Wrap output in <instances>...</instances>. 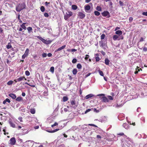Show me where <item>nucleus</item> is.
<instances>
[{"label": "nucleus", "instance_id": "obj_1", "mask_svg": "<svg viewBox=\"0 0 147 147\" xmlns=\"http://www.w3.org/2000/svg\"><path fill=\"white\" fill-rule=\"evenodd\" d=\"M26 5L24 3L20 4L17 6L16 7V10L17 11L20 12L23 9L25 8Z\"/></svg>", "mask_w": 147, "mask_h": 147}, {"label": "nucleus", "instance_id": "obj_2", "mask_svg": "<svg viewBox=\"0 0 147 147\" xmlns=\"http://www.w3.org/2000/svg\"><path fill=\"white\" fill-rule=\"evenodd\" d=\"M70 107H71L75 109L78 106V104L76 102L75 100L73 99L72 100H70Z\"/></svg>", "mask_w": 147, "mask_h": 147}, {"label": "nucleus", "instance_id": "obj_3", "mask_svg": "<svg viewBox=\"0 0 147 147\" xmlns=\"http://www.w3.org/2000/svg\"><path fill=\"white\" fill-rule=\"evenodd\" d=\"M72 15V13L70 11H67L64 15V18L67 20Z\"/></svg>", "mask_w": 147, "mask_h": 147}, {"label": "nucleus", "instance_id": "obj_4", "mask_svg": "<svg viewBox=\"0 0 147 147\" xmlns=\"http://www.w3.org/2000/svg\"><path fill=\"white\" fill-rule=\"evenodd\" d=\"M113 38L114 40H119L120 39H123V37L122 36H118L115 35L113 36Z\"/></svg>", "mask_w": 147, "mask_h": 147}, {"label": "nucleus", "instance_id": "obj_5", "mask_svg": "<svg viewBox=\"0 0 147 147\" xmlns=\"http://www.w3.org/2000/svg\"><path fill=\"white\" fill-rule=\"evenodd\" d=\"M102 16L105 17H107V18H109L110 17V15H109V13L107 11H104L102 13Z\"/></svg>", "mask_w": 147, "mask_h": 147}, {"label": "nucleus", "instance_id": "obj_6", "mask_svg": "<svg viewBox=\"0 0 147 147\" xmlns=\"http://www.w3.org/2000/svg\"><path fill=\"white\" fill-rule=\"evenodd\" d=\"M9 144L12 145H14L16 142L15 138H11L9 140Z\"/></svg>", "mask_w": 147, "mask_h": 147}, {"label": "nucleus", "instance_id": "obj_7", "mask_svg": "<svg viewBox=\"0 0 147 147\" xmlns=\"http://www.w3.org/2000/svg\"><path fill=\"white\" fill-rule=\"evenodd\" d=\"M23 79H25V80H26V79L24 77H22L19 78L17 79L14 80V81L16 82H20L22 81Z\"/></svg>", "mask_w": 147, "mask_h": 147}, {"label": "nucleus", "instance_id": "obj_8", "mask_svg": "<svg viewBox=\"0 0 147 147\" xmlns=\"http://www.w3.org/2000/svg\"><path fill=\"white\" fill-rule=\"evenodd\" d=\"M102 101L104 102H109L108 99L105 96H103L102 97Z\"/></svg>", "mask_w": 147, "mask_h": 147}, {"label": "nucleus", "instance_id": "obj_9", "mask_svg": "<svg viewBox=\"0 0 147 147\" xmlns=\"http://www.w3.org/2000/svg\"><path fill=\"white\" fill-rule=\"evenodd\" d=\"M78 16L80 19H83L85 17V15L83 13L80 12L79 13Z\"/></svg>", "mask_w": 147, "mask_h": 147}, {"label": "nucleus", "instance_id": "obj_10", "mask_svg": "<svg viewBox=\"0 0 147 147\" xmlns=\"http://www.w3.org/2000/svg\"><path fill=\"white\" fill-rule=\"evenodd\" d=\"M37 38L41 40L43 43L45 44H47V41L45 39L40 36H37Z\"/></svg>", "mask_w": 147, "mask_h": 147}, {"label": "nucleus", "instance_id": "obj_11", "mask_svg": "<svg viewBox=\"0 0 147 147\" xmlns=\"http://www.w3.org/2000/svg\"><path fill=\"white\" fill-rule=\"evenodd\" d=\"M9 123L11 127L13 128L15 127L16 125L15 124L13 123V122L11 120H9Z\"/></svg>", "mask_w": 147, "mask_h": 147}, {"label": "nucleus", "instance_id": "obj_12", "mask_svg": "<svg viewBox=\"0 0 147 147\" xmlns=\"http://www.w3.org/2000/svg\"><path fill=\"white\" fill-rule=\"evenodd\" d=\"M90 9V7L89 5H86L84 6V9L85 11L87 12V11L89 10Z\"/></svg>", "mask_w": 147, "mask_h": 147}, {"label": "nucleus", "instance_id": "obj_13", "mask_svg": "<svg viewBox=\"0 0 147 147\" xmlns=\"http://www.w3.org/2000/svg\"><path fill=\"white\" fill-rule=\"evenodd\" d=\"M27 23H23L22 24L20 25V26L24 30H26V26L25 25Z\"/></svg>", "mask_w": 147, "mask_h": 147}, {"label": "nucleus", "instance_id": "obj_14", "mask_svg": "<svg viewBox=\"0 0 147 147\" xmlns=\"http://www.w3.org/2000/svg\"><path fill=\"white\" fill-rule=\"evenodd\" d=\"M9 96L13 99H15L16 98V96L14 94H9Z\"/></svg>", "mask_w": 147, "mask_h": 147}, {"label": "nucleus", "instance_id": "obj_15", "mask_svg": "<svg viewBox=\"0 0 147 147\" xmlns=\"http://www.w3.org/2000/svg\"><path fill=\"white\" fill-rule=\"evenodd\" d=\"M123 127L126 129H128L129 128V125L127 123H124L123 125Z\"/></svg>", "mask_w": 147, "mask_h": 147}, {"label": "nucleus", "instance_id": "obj_16", "mask_svg": "<svg viewBox=\"0 0 147 147\" xmlns=\"http://www.w3.org/2000/svg\"><path fill=\"white\" fill-rule=\"evenodd\" d=\"M93 96H94V95L92 94H89L86 96L85 98L86 99H88Z\"/></svg>", "mask_w": 147, "mask_h": 147}, {"label": "nucleus", "instance_id": "obj_17", "mask_svg": "<svg viewBox=\"0 0 147 147\" xmlns=\"http://www.w3.org/2000/svg\"><path fill=\"white\" fill-rule=\"evenodd\" d=\"M65 47H66L65 45H63V46H62L61 47L59 48L58 49H57V50L56 51H60L62 50V49H64Z\"/></svg>", "mask_w": 147, "mask_h": 147}, {"label": "nucleus", "instance_id": "obj_18", "mask_svg": "<svg viewBox=\"0 0 147 147\" xmlns=\"http://www.w3.org/2000/svg\"><path fill=\"white\" fill-rule=\"evenodd\" d=\"M115 34H117L119 35V36H120L122 34V32L121 31L119 30L116 32Z\"/></svg>", "mask_w": 147, "mask_h": 147}, {"label": "nucleus", "instance_id": "obj_19", "mask_svg": "<svg viewBox=\"0 0 147 147\" xmlns=\"http://www.w3.org/2000/svg\"><path fill=\"white\" fill-rule=\"evenodd\" d=\"M110 61L107 58H106L105 59V64L107 65H108L109 64Z\"/></svg>", "mask_w": 147, "mask_h": 147}, {"label": "nucleus", "instance_id": "obj_20", "mask_svg": "<svg viewBox=\"0 0 147 147\" xmlns=\"http://www.w3.org/2000/svg\"><path fill=\"white\" fill-rule=\"evenodd\" d=\"M23 100V98L21 97H18L16 99V100L18 101H20L22 100Z\"/></svg>", "mask_w": 147, "mask_h": 147}, {"label": "nucleus", "instance_id": "obj_21", "mask_svg": "<svg viewBox=\"0 0 147 147\" xmlns=\"http://www.w3.org/2000/svg\"><path fill=\"white\" fill-rule=\"evenodd\" d=\"M59 129H56L54 130H52V131H48L49 133H54V132H56L57 131H58V130H59Z\"/></svg>", "mask_w": 147, "mask_h": 147}, {"label": "nucleus", "instance_id": "obj_22", "mask_svg": "<svg viewBox=\"0 0 147 147\" xmlns=\"http://www.w3.org/2000/svg\"><path fill=\"white\" fill-rule=\"evenodd\" d=\"M77 72V70L76 69H74L72 71L73 74L74 75L76 74Z\"/></svg>", "mask_w": 147, "mask_h": 147}, {"label": "nucleus", "instance_id": "obj_23", "mask_svg": "<svg viewBox=\"0 0 147 147\" xmlns=\"http://www.w3.org/2000/svg\"><path fill=\"white\" fill-rule=\"evenodd\" d=\"M30 112L32 114H34L35 113V110L34 109H30Z\"/></svg>", "mask_w": 147, "mask_h": 147}, {"label": "nucleus", "instance_id": "obj_24", "mask_svg": "<svg viewBox=\"0 0 147 147\" xmlns=\"http://www.w3.org/2000/svg\"><path fill=\"white\" fill-rule=\"evenodd\" d=\"M27 29L28 31V32L29 33H30L32 30V28L31 27H29L27 28Z\"/></svg>", "mask_w": 147, "mask_h": 147}, {"label": "nucleus", "instance_id": "obj_25", "mask_svg": "<svg viewBox=\"0 0 147 147\" xmlns=\"http://www.w3.org/2000/svg\"><path fill=\"white\" fill-rule=\"evenodd\" d=\"M72 8L73 10H76L77 8V7L76 5H73L72 6Z\"/></svg>", "mask_w": 147, "mask_h": 147}, {"label": "nucleus", "instance_id": "obj_26", "mask_svg": "<svg viewBox=\"0 0 147 147\" xmlns=\"http://www.w3.org/2000/svg\"><path fill=\"white\" fill-rule=\"evenodd\" d=\"M6 47L7 49H9L12 47L11 44L9 43L8 44L6 45Z\"/></svg>", "mask_w": 147, "mask_h": 147}, {"label": "nucleus", "instance_id": "obj_27", "mask_svg": "<svg viewBox=\"0 0 147 147\" xmlns=\"http://www.w3.org/2000/svg\"><path fill=\"white\" fill-rule=\"evenodd\" d=\"M94 13L95 15L96 16H99L100 14V13L98 11H94Z\"/></svg>", "mask_w": 147, "mask_h": 147}, {"label": "nucleus", "instance_id": "obj_28", "mask_svg": "<svg viewBox=\"0 0 147 147\" xmlns=\"http://www.w3.org/2000/svg\"><path fill=\"white\" fill-rule=\"evenodd\" d=\"M96 9L98 11H101L102 10L101 7L99 6H97L96 7Z\"/></svg>", "mask_w": 147, "mask_h": 147}, {"label": "nucleus", "instance_id": "obj_29", "mask_svg": "<svg viewBox=\"0 0 147 147\" xmlns=\"http://www.w3.org/2000/svg\"><path fill=\"white\" fill-rule=\"evenodd\" d=\"M29 49H27L24 53V54L28 55L29 53Z\"/></svg>", "mask_w": 147, "mask_h": 147}, {"label": "nucleus", "instance_id": "obj_30", "mask_svg": "<svg viewBox=\"0 0 147 147\" xmlns=\"http://www.w3.org/2000/svg\"><path fill=\"white\" fill-rule=\"evenodd\" d=\"M68 100V98L67 96H64L63 98V100L64 102H65Z\"/></svg>", "mask_w": 147, "mask_h": 147}, {"label": "nucleus", "instance_id": "obj_31", "mask_svg": "<svg viewBox=\"0 0 147 147\" xmlns=\"http://www.w3.org/2000/svg\"><path fill=\"white\" fill-rule=\"evenodd\" d=\"M77 67L78 69H81L82 67L80 63L78 64L77 65Z\"/></svg>", "mask_w": 147, "mask_h": 147}, {"label": "nucleus", "instance_id": "obj_32", "mask_svg": "<svg viewBox=\"0 0 147 147\" xmlns=\"http://www.w3.org/2000/svg\"><path fill=\"white\" fill-rule=\"evenodd\" d=\"M54 68L53 67H51L50 69V71L52 73H53L54 72Z\"/></svg>", "mask_w": 147, "mask_h": 147}, {"label": "nucleus", "instance_id": "obj_33", "mask_svg": "<svg viewBox=\"0 0 147 147\" xmlns=\"http://www.w3.org/2000/svg\"><path fill=\"white\" fill-rule=\"evenodd\" d=\"M40 9L41 11L42 12H43L45 10V7L43 6H42L41 7Z\"/></svg>", "mask_w": 147, "mask_h": 147}, {"label": "nucleus", "instance_id": "obj_34", "mask_svg": "<svg viewBox=\"0 0 147 147\" xmlns=\"http://www.w3.org/2000/svg\"><path fill=\"white\" fill-rule=\"evenodd\" d=\"M98 72L100 76H104V74L102 71L99 70L98 71Z\"/></svg>", "mask_w": 147, "mask_h": 147}, {"label": "nucleus", "instance_id": "obj_35", "mask_svg": "<svg viewBox=\"0 0 147 147\" xmlns=\"http://www.w3.org/2000/svg\"><path fill=\"white\" fill-rule=\"evenodd\" d=\"M25 74L27 76H29L30 75V73L28 71H25Z\"/></svg>", "mask_w": 147, "mask_h": 147}, {"label": "nucleus", "instance_id": "obj_36", "mask_svg": "<svg viewBox=\"0 0 147 147\" xmlns=\"http://www.w3.org/2000/svg\"><path fill=\"white\" fill-rule=\"evenodd\" d=\"M91 74L90 73H89L87 74L84 77V78H86L88 77V76H90V75Z\"/></svg>", "mask_w": 147, "mask_h": 147}, {"label": "nucleus", "instance_id": "obj_37", "mask_svg": "<svg viewBox=\"0 0 147 147\" xmlns=\"http://www.w3.org/2000/svg\"><path fill=\"white\" fill-rule=\"evenodd\" d=\"M77 59H74L72 60V63H75L77 62Z\"/></svg>", "mask_w": 147, "mask_h": 147}, {"label": "nucleus", "instance_id": "obj_38", "mask_svg": "<svg viewBox=\"0 0 147 147\" xmlns=\"http://www.w3.org/2000/svg\"><path fill=\"white\" fill-rule=\"evenodd\" d=\"M105 34H102L101 36V39L102 40L104 39L105 38Z\"/></svg>", "mask_w": 147, "mask_h": 147}, {"label": "nucleus", "instance_id": "obj_39", "mask_svg": "<svg viewBox=\"0 0 147 147\" xmlns=\"http://www.w3.org/2000/svg\"><path fill=\"white\" fill-rule=\"evenodd\" d=\"M144 40V39L142 37H141L140 39L139 42L138 43V45H139V43L140 42L143 41Z\"/></svg>", "mask_w": 147, "mask_h": 147}, {"label": "nucleus", "instance_id": "obj_40", "mask_svg": "<svg viewBox=\"0 0 147 147\" xmlns=\"http://www.w3.org/2000/svg\"><path fill=\"white\" fill-rule=\"evenodd\" d=\"M107 97L108 99L110 100H113V97L111 96H108Z\"/></svg>", "mask_w": 147, "mask_h": 147}, {"label": "nucleus", "instance_id": "obj_41", "mask_svg": "<svg viewBox=\"0 0 147 147\" xmlns=\"http://www.w3.org/2000/svg\"><path fill=\"white\" fill-rule=\"evenodd\" d=\"M13 82L12 81H10L7 82V84L8 85H10L12 84Z\"/></svg>", "mask_w": 147, "mask_h": 147}, {"label": "nucleus", "instance_id": "obj_42", "mask_svg": "<svg viewBox=\"0 0 147 147\" xmlns=\"http://www.w3.org/2000/svg\"><path fill=\"white\" fill-rule=\"evenodd\" d=\"M87 125H82L81 127V128L83 129H84V128L86 127V126H87Z\"/></svg>", "mask_w": 147, "mask_h": 147}, {"label": "nucleus", "instance_id": "obj_43", "mask_svg": "<svg viewBox=\"0 0 147 147\" xmlns=\"http://www.w3.org/2000/svg\"><path fill=\"white\" fill-rule=\"evenodd\" d=\"M58 124V123L57 122H55L54 124L52 125H51V127H53L55 126H56Z\"/></svg>", "mask_w": 147, "mask_h": 147}, {"label": "nucleus", "instance_id": "obj_44", "mask_svg": "<svg viewBox=\"0 0 147 147\" xmlns=\"http://www.w3.org/2000/svg\"><path fill=\"white\" fill-rule=\"evenodd\" d=\"M44 16L46 17H48L49 15L47 13H45L44 14Z\"/></svg>", "mask_w": 147, "mask_h": 147}, {"label": "nucleus", "instance_id": "obj_45", "mask_svg": "<svg viewBox=\"0 0 147 147\" xmlns=\"http://www.w3.org/2000/svg\"><path fill=\"white\" fill-rule=\"evenodd\" d=\"M25 84H27L30 86L32 87H34V85H30V83H28L27 82H25Z\"/></svg>", "mask_w": 147, "mask_h": 147}, {"label": "nucleus", "instance_id": "obj_46", "mask_svg": "<svg viewBox=\"0 0 147 147\" xmlns=\"http://www.w3.org/2000/svg\"><path fill=\"white\" fill-rule=\"evenodd\" d=\"M89 57V55H86L85 56V59L86 60H87Z\"/></svg>", "mask_w": 147, "mask_h": 147}, {"label": "nucleus", "instance_id": "obj_47", "mask_svg": "<svg viewBox=\"0 0 147 147\" xmlns=\"http://www.w3.org/2000/svg\"><path fill=\"white\" fill-rule=\"evenodd\" d=\"M27 56V55H26L24 54L22 55V58L23 59H24Z\"/></svg>", "mask_w": 147, "mask_h": 147}, {"label": "nucleus", "instance_id": "obj_48", "mask_svg": "<svg viewBox=\"0 0 147 147\" xmlns=\"http://www.w3.org/2000/svg\"><path fill=\"white\" fill-rule=\"evenodd\" d=\"M47 56V54L46 53H43L42 54V56L43 57H45Z\"/></svg>", "mask_w": 147, "mask_h": 147}, {"label": "nucleus", "instance_id": "obj_49", "mask_svg": "<svg viewBox=\"0 0 147 147\" xmlns=\"http://www.w3.org/2000/svg\"><path fill=\"white\" fill-rule=\"evenodd\" d=\"M143 51L145 52L147 51V48L144 47L143 48Z\"/></svg>", "mask_w": 147, "mask_h": 147}, {"label": "nucleus", "instance_id": "obj_50", "mask_svg": "<svg viewBox=\"0 0 147 147\" xmlns=\"http://www.w3.org/2000/svg\"><path fill=\"white\" fill-rule=\"evenodd\" d=\"M91 111V109H88L86 110V111L85 112V113L86 114L88 112L90 111Z\"/></svg>", "mask_w": 147, "mask_h": 147}, {"label": "nucleus", "instance_id": "obj_51", "mask_svg": "<svg viewBox=\"0 0 147 147\" xmlns=\"http://www.w3.org/2000/svg\"><path fill=\"white\" fill-rule=\"evenodd\" d=\"M5 100V101H6V102H7L9 103L10 102V100L9 99H8V98H6Z\"/></svg>", "mask_w": 147, "mask_h": 147}, {"label": "nucleus", "instance_id": "obj_52", "mask_svg": "<svg viewBox=\"0 0 147 147\" xmlns=\"http://www.w3.org/2000/svg\"><path fill=\"white\" fill-rule=\"evenodd\" d=\"M142 14L144 16H147V12H143L142 13Z\"/></svg>", "mask_w": 147, "mask_h": 147}, {"label": "nucleus", "instance_id": "obj_53", "mask_svg": "<svg viewBox=\"0 0 147 147\" xmlns=\"http://www.w3.org/2000/svg\"><path fill=\"white\" fill-rule=\"evenodd\" d=\"M90 125V126H94V127H97V126L94 124H89L88 125Z\"/></svg>", "mask_w": 147, "mask_h": 147}, {"label": "nucleus", "instance_id": "obj_54", "mask_svg": "<svg viewBox=\"0 0 147 147\" xmlns=\"http://www.w3.org/2000/svg\"><path fill=\"white\" fill-rule=\"evenodd\" d=\"M96 61H98L100 60V58L98 57H96L95 58Z\"/></svg>", "mask_w": 147, "mask_h": 147}, {"label": "nucleus", "instance_id": "obj_55", "mask_svg": "<svg viewBox=\"0 0 147 147\" xmlns=\"http://www.w3.org/2000/svg\"><path fill=\"white\" fill-rule=\"evenodd\" d=\"M18 120L20 121L21 122H22L23 121L22 120V118L21 117H19L18 118Z\"/></svg>", "mask_w": 147, "mask_h": 147}, {"label": "nucleus", "instance_id": "obj_56", "mask_svg": "<svg viewBox=\"0 0 147 147\" xmlns=\"http://www.w3.org/2000/svg\"><path fill=\"white\" fill-rule=\"evenodd\" d=\"M119 3L121 6H123V3L121 1H119Z\"/></svg>", "mask_w": 147, "mask_h": 147}, {"label": "nucleus", "instance_id": "obj_57", "mask_svg": "<svg viewBox=\"0 0 147 147\" xmlns=\"http://www.w3.org/2000/svg\"><path fill=\"white\" fill-rule=\"evenodd\" d=\"M133 20V18L132 17H130L129 18V20L130 22H131Z\"/></svg>", "mask_w": 147, "mask_h": 147}, {"label": "nucleus", "instance_id": "obj_58", "mask_svg": "<svg viewBox=\"0 0 147 147\" xmlns=\"http://www.w3.org/2000/svg\"><path fill=\"white\" fill-rule=\"evenodd\" d=\"M122 106V105H119L117 104V105H115V107H117V108H119V107H121Z\"/></svg>", "mask_w": 147, "mask_h": 147}, {"label": "nucleus", "instance_id": "obj_59", "mask_svg": "<svg viewBox=\"0 0 147 147\" xmlns=\"http://www.w3.org/2000/svg\"><path fill=\"white\" fill-rule=\"evenodd\" d=\"M100 52L103 55H105V53L103 51H101Z\"/></svg>", "mask_w": 147, "mask_h": 147}, {"label": "nucleus", "instance_id": "obj_60", "mask_svg": "<svg viewBox=\"0 0 147 147\" xmlns=\"http://www.w3.org/2000/svg\"><path fill=\"white\" fill-rule=\"evenodd\" d=\"M96 137L98 139H101V136L99 135H97Z\"/></svg>", "mask_w": 147, "mask_h": 147}, {"label": "nucleus", "instance_id": "obj_61", "mask_svg": "<svg viewBox=\"0 0 147 147\" xmlns=\"http://www.w3.org/2000/svg\"><path fill=\"white\" fill-rule=\"evenodd\" d=\"M105 95L103 94H101L97 95L98 96H104Z\"/></svg>", "mask_w": 147, "mask_h": 147}, {"label": "nucleus", "instance_id": "obj_62", "mask_svg": "<svg viewBox=\"0 0 147 147\" xmlns=\"http://www.w3.org/2000/svg\"><path fill=\"white\" fill-rule=\"evenodd\" d=\"M47 55L49 57H51L52 56V54L51 53H49Z\"/></svg>", "mask_w": 147, "mask_h": 147}, {"label": "nucleus", "instance_id": "obj_63", "mask_svg": "<svg viewBox=\"0 0 147 147\" xmlns=\"http://www.w3.org/2000/svg\"><path fill=\"white\" fill-rule=\"evenodd\" d=\"M77 51V50L75 49H71V51L72 52H75V51Z\"/></svg>", "mask_w": 147, "mask_h": 147}, {"label": "nucleus", "instance_id": "obj_64", "mask_svg": "<svg viewBox=\"0 0 147 147\" xmlns=\"http://www.w3.org/2000/svg\"><path fill=\"white\" fill-rule=\"evenodd\" d=\"M45 5L46 6H47L48 4H49L50 3H49V2H45Z\"/></svg>", "mask_w": 147, "mask_h": 147}]
</instances>
